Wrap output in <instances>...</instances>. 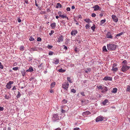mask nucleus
I'll return each mask as SVG.
<instances>
[{"label":"nucleus","mask_w":130,"mask_h":130,"mask_svg":"<svg viewBox=\"0 0 130 130\" xmlns=\"http://www.w3.org/2000/svg\"><path fill=\"white\" fill-rule=\"evenodd\" d=\"M127 61L124 60L122 63V67L121 68V71L124 72H125L130 68V67L127 66Z\"/></svg>","instance_id":"1"},{"label":"nucleus","mask_w":130,"mask_h":130,"mask_svg":"<svg viewBox=\"0 0 130 130\" xmlns=\"http://www.w3.org/2000/svg\"><path fill=\"white\" fill-rule=\"evenodd\" d=\"M107 46L108 50L114 51L117 48L118 46L116 45L110 43L109 44H107Z\"/></svg>","instance_id":"2"},{"label":"nucleus","mask_w":130,"mask_h":130,"mask_svg":"<svg viewBox=\"0 0 130 130\" xmlns=\"http://www.w3.org/2000/svg\"><path fill=\"white\" fill-rule=\"evenodd\" d=\"M60 115L57 114H54L52 117V120L53 121H56L60 120L61 118Z\"/></svg>","instance_id":"3"},{"label":"nucleus","mask_w":130,"mask_h":130,"mask_svg":"<svg viewBox=\"0 0 130 130\" xmlns=\"http://www.w3.org/2000/svg\"><path fill=\"white\" fill-rule=\"evenodd\" d=\"M113 34L111 32H108L106 34V38L108 39H112L113 38Z\"/></svg>","instance_id":"4"},{"label":"nucleus","mask_w":130,"mask_h":130,"mask_svg":"<svg viewBox=\"0 0 130 130\" xmlns=\"http://www.w3.org/2000/svg\"><path fill=\"white\" fill-rule=\"evenodd\" d=\"M13 81H9L7 83L6 87L8 89H10L11 87V85L13 83Z\"/></svg>","instance_id":"5"},{"label":"nucleus","mask_w":130,"mask_h":130,"mask_svg":"<svg viewBox=\"0 0 130 130\" xmlns=\"http://www.w3.org/2000/svg\"><path fill=\"white\" fill-rule=\"evenodd\" d=\"M69 86V83L67 82L63 83L62 85V86L63 88L66 90H67Z\"/></svg>","instance_id":"6"},{"label":"nucleus","mask_w":130,"mask_h":130,"mask_svg":"<svg viewBox=\"0 0 130 130\" xmlns=\"http://www.w3.org/2000/svg\"><path fill=\"white\" fill-rule=\"evenodd\" d=\"M112 19L113 21L116 23L118 21V18L115 15H113L111 16Z\"/></svg>","instance_id":"7"},{"label":"nucleus","mask_w":130,"mask_h":130,"mask_svg":"<svg viewBox=\"0 0 130 130\" xmlns=\"http://www.w3.org/2000/svg\"><path fill=\"white\" fill-rule=\"evenodd\" d=\"M58 40L57 41L59 43L61 42L63 40V36L61 35L57 37Z\"/></svg>","instance_id":"8"},{"label":"nucleus","mask_w":130,"mask_h":130,"mask_svg":"<svg viewBox=\"0 0 130 130\" xmlns=\"http://www.w3.org/2000/svg\"><path fill=\"white\" fill-rule=\"evenodd\" d=\"M93 8L94 9V11L101 10V8L98 5H94L93 6Z\"/></svg>","instance_id":"9"},{"label":"nucleus","mask_w":130,"mask_h":130,"mask_svg":"<svg viewBox=\"0 0 130 130\" xmlns=\"http://www.w3.org/2000/svg\"><path fill=\"white\" fill-rule=\"evenodd\" d=\"M112 78L110 77L109 76H106L105 77L103 78V80H105L106 81L107 80H112Z\"/></svg>","instance_id":"10"},{"label":"nucleus","mask_w":130,"mask_h":130,"mask_svg":"<svg viewBox=\"0 0 130 130\" xmlns=\"http://www.w3.org/2000/svg\"><path fill=\"white\" fill-rule=\"evenodd\" d=\"M103 117L99 116L97 117L96 119V121L98 122L99 121H101L103 120Z\"/></svg>","instance_id":"11"},{"label":"nucleus","mask_w":130,"mask_h":130,"mask_svg":"<svg viewBox=\"0 0 130 130\" xmlns=\"http://www.w3.org/2000/svg\"><path fill=\"white\" fill-rule=\"evenodd\" d=\"M34 71L33 68L31 67H30L29 69L27 70L26 71V72H32Z\"/></svg>","instance_id":"12"},{"label":"nucleus","mask_w":130,"mask_h":130,"mask_svg":"<svg viewBox=\"0 0 130 130\" xmlns=\"http://www.w3.org/2000/svg\"><path fill=\"white\" fill-rule=\"evenodd\" d=\"M90 112L89 111H87L86 112H84L82 113V115L83 116H86L87 115L89 114Z\"/></svg>","instance_id":"13"},{"label":"nucleus","mask_w":130,"mask_h":130,"mask_svg":"<svg viewBox=\"0 0 130 130\" xmlns=\"http://www.w3.org/2000/svg\"><path fill=\"white\" fill-rule=\"evenodd\" d=\"M103 90L102 91V92L104 93L107 91L108 89L106 87L103 86Z\"/></svg>","instance_id":"14"},{"label":"nucleus","mask_w":130,"mask_h":130,"mask_svg":"<svg viewBox=\"0 0 130 130\" xmlns=\"http://www.w3.org/2000/svg\"><path fill=\"white\" fill-rule=\"evenodd\" d=\"M56 26V23H52L51 25V26L53 29H54L55 28Z\"/></svg>","instance_id":"15"},{"label":"nucleus","mask_w":130,"mask_h":130,"mask_svg":"<svg viewBox=\"0 0 130 130\" xmlns=\"http://www.w3.org/2000/svg\"><path fill=\"white\" fill-rule=\"evenodd\" d=\"M108 102V101L107 99H105L104 101L102 102L103 105H105Z\"/></svg>","instance_id":"16"},{"label":"nucleus","mask_w":130,"mask_h":130,"mask_svg":"<svg viewBox=\"0 0 130 130\" xmlns=\"http://www.w3.org/2000/svg\"><path fill=\"white\" fill-rule=\"evenodd\" d=\"M29 50L30 51H36L37 50L36 47H31L29 49Z\"/></svg>","instance_id":"17"},{"label":"nucleus","mask_w":130,"mask_h":130,"mask_svg":"<svg viewBox=\"0 0 130 130\" xmlns=\"http://www.w3.org/2000/svg\"><path fill=\"white\" fill-rule=\"evenodd\" d=\"M84 20L85 21L88 23H90L91 22V21L88 18L85 19H84Z\"/></svg>","instance_id":"18"},{"label":"nucleus","mask_w":130,"mask_h":130,"mask_svg":"<svg viewBox=\"0 0 130 130\" xmlns=\"http://www.w3.org/2000/svg\"><path fill=\"white\" fill-rule=\"evenodd\" d=\"M106 21V20L105 19L104 20H102L100 22V25H102Z\"/></svg>","instance_id":"19"},{"label":"nucleus","mask_w":130,"mask_h":130,"mask_svg":"<svg viewBox=\"0 0 130 130\" xmlns=\"http://www.w3.org/2000/svg\"><path fill=\"white\" fill-rule=\"evenodd\" d=\"M58 71L59 72L63 73L65 72L66 71V70H63L62 69V68H61L60 69L58 70Z\"/></svg>","instance_id":"20"},{"label":"nucleus","mask_w":130,"mask_h":130,"mask_svg":"<svg viewBox=\"0 0 130 130\" xmlns=\"http://www.w3.org/2000/svg\"><path fill=\"white\" fill-rule=\"evenodd\" d=\"M61 8L62 7L61 5L59 3H57L56 5V7L57 8H58L59 7Z\"/></svg>","instance_id":"21"},{"label":"nucleus","mask_w":130,"mask_h":130,"mask_svg":"<svg viewBox=\"0 0 130 130\" xmlns=\"http://www.w3.org/2000/svg\"><path fill=\"white\" fill-rule=\"evenodd\" d=\"M91 71V69L89 68H88L85 70V72L87 73H89Z\"/></svg>","instance_id":"22"},{"label":"nucleus","mask_w":130,"mask_h":130,"mask_svg":"<svg viewBox=\"0 0 130 130\" xmlns=\"http://www.w3.org/2000/svg\"><path fill=\"white\" fill-rule=\"evenodd\" d=\"M67 110L63 109V108L61 109V112L62 114H64L67 111Z\"/></svg>","instance_id":"23"},{"label":"nucleus","mask_w":130,"mask_h":130,"mask_svg":"<svg viewBox=\"0 0 130 130\" xmlns=\"http://www.w3.org/2000/svg\"><path fill=\"white\" fill-rule=\"evenodd\" d=\"M117 89L116 88H114L113 89L111 92L112 93H115L117 92Z\"/></svg>","instance_id":"24"},{"label":"nucleus","mask_w":130,"mask_h":130,"mask_svg":"<svg viewBox=\"0 0 130 130\" xmlns=\"http://www.w3.org/2000/svg\"><path fill=\"white\" fill-rule=\"evenodd\" d=\"M103 52H106L107 51L106 46H104L103 47Z\"/></svg>","instance_id":"25"},{"label":"nucleus","mask_w":130,"mask_h":130,"mask_svg":"<svg viewBox=\"0 0 130 130\" xmlns=\"http://www.w3.org/2000/svg\"><path fill=\"white\" fill-rule=\"evenodd\" d=\"M118 70V69L117 67L112 68V69L111 70L115 72H116Z\"/></svg>","instance_id":"26"},{"label":"nucleus","mask_w":130,"mask_h":130,"mask_svg":"<svg viewBox=\"0 0 130 130\" xmlns=\"http://www.w3.org/2000/svg\"><path fill=\"white\" fill-rule=\"evenodd\" d=\"M62 108H63V109H64L66 110H66H67L68 108V107L66 106H61V109Z\"/></svg>","instance_id":"27"},{"label":"nucleus","mask_w":130,"mask_h":130,"mask_svg":"<svg viewBox=\"0 0 130 130\" xmlns=\"http://www.w3.org/2000/svg\"><path fill=\"white\" fill-rule=\"evenodd\" d=\"M59 60L58 59H56L55 60H54V62H53V63L55 64H57L58 63H59Z\"/></svg>","instance_id":"28"},{"label":"nucleus","mask_w":130,"mask_h":130,"mask_svg":"<svg viewBox=\"0 0 130 130\" xmlns=\"http://www.w3.org/2000/svg\"><path fill=\"white\" fill-rule=\"evenodd\" d=\"M43 63H41L40 65L38 66V67L39 69H41L43 68Z\"/></svg>","instance_id":"29"},{"label":"nucleus","mask_w":130,"mask_h":130,"mask_svg":"<svg viewBox=\"0 0 130 130\" xmlns=\"http://www.w3.org/2000/svg\"><path fill=\"white\" fill-rule=\"evenodd\" d=\"M18 93L17 96V98H18L21 96V94L19 91H18Z\"/></svg>","instance_id":"30"},{"label":"nucleus","mask_w":130,"mask_h":130,"mask_svg":"<svg viewBox=\"0 0 130 130\" xmlns=\"http://www.w3.org/2000/svg\"><path fill=\"white\" fill-rule=\"evenodd\" d=\"M59 17L60 18H66V17H67L66 15H63V14L60 15H59Z\"/></svg>","instance_id":"31"},{"label":"nucleus","mask_w":130,"mask_h":130,"mask_svg":"<svg viewBox=\"0 0 130 130\" xmlns=\"http://www.w3.org/2000/svg\"><path fill=\"white\" fill-rule=\"evenodd\" d=\"M67 79L68 81L70 83H72V79H71L70 77H68L67 78Z\"/></svg>","instance_id":"32"},{"label":"nucleus","mask_w":130,"mask_h":130,"mask_svg":"<svg viewBox=\"0 0 130 130\" xmlns=\"http://www.w3.org/2000/svg\"><path fill=\"white\" fill-rule=\"evenodd\" d=\"M123 32H122L119 34H117L116 35V37H119V36H120L122 35H123Z\"/></svg>","instance_id":"33"},{"label":"nucleus","mask_w":130,"mask_h":130,"mask_svg":"<svg viewBox=\"0 0 130 130\" xmlns=\"http://www.w3.org/2000/svg\"><path fill=\"white\" fill-rule=\"evenodd\" d=\"M95 28V24H93V26L91 27V29L94 31Z\"/></svg>","instance_id":"34"},{"label":"nucleus","mask_w":130,"mask_h":130,"mask_svg":"<svg viewBox=\"0 0 130 130\" xmlns=\"http://www.w3.org/2000/svg\"><path fill=\"white\" fill-rule=\"evenodd\" d=\"M127 91H130V86H127V88L126 89Z\"/></svg>","instance_id":"35"},{"label":"nucleus","mask_w":130,"mask_h":130,"mask_svg":"<svg viewBox=\"0 0 130 130\" xmlns=\"http://www.w3.org/2000/svg\"><path fill=\"white\" fill-rule=\"evenodd\" d=\"M29 40L30 41H34L35 40L34 39L32 36L30 37Z\"/></svg>","instance_id":"36"},{"label":"nucleus","mask_w":130,"mask_h":130,"mask_svg":"<svg viewBox=\"0 0 130 130\" xmlns=\"http://www.w3.org/2000/svg\"><path fill=\"white\" fill-rule=\"evenodd\" d=\"M20 50L21 51H23L24 49V47L23 46H21L20 47Z\"/></svg>","instance_id":"37"},{"label":"nucleus","mask_w":130,"mask_h":130,"mask_svg":"<svg viewBox=\"0 0 130 130\" xmlns=\"http://www.w3.org/2000/svg\"><path fill=\"white\" fill-rule=\"evenodd\" d=\"M97 88H98L99 89H103V87H102L101 86H97Z\"/></svg>","instance_id":"38"},{"label":"nucleus","mask_w":130,"mask_h":130,"mask_svg":"<svg viewBox=\"0 0 130 130\" xmlns=\"http://www.w3.org/2000/svg\"><path fill=\"white\" fill-rule=\"evenodd\" d=\"M12 69L14 71H17L18 69V67H15L13 68Z\"/></svg>","instance_id":"39"},{"label":"nucleus","mask_w":130,"mask_h":130,"mask_svg":"<svg viewBox=\"0 0 130 130\" xmlns=\"http://www.w3.org/2000/svg\"><path fill=\"white\" fill-rule=\"evenodd\" d=\"M62 47L63 49L65 50H67L68 48L67 46H65V45H63L62 46Z\"/></svg>","instance_id":"40"},{"label":"nucleus","mask_w":130,"mask_h":130,"mask_svg":"<svg viewBox=\"0 0 130 130\" xmlns=\"http://www.w3.org/2000/svg\"><path fill=\"white\" fill-rule=\"evenodd\" d=\"M67 101L66 100L64 99L62 101V103L64 104H65L67 102Z\"/></svg>","instance_id":"41"},{"label":"nucleus","mask_w":130,"mask_h":130,"mask_svg":"<svg viewBox=\"0 0 130 130\" xmlns=\"http://www.w3.org/2000/svg\"><path fill=\"white\" fill-rule=\"evenodd\" d=\"M85 27L87 29H88L89 27H90V26L89 24H86V25Z\"/></svg>","instance_id":"42"},{"label":"nucleus","mask_w":130,"mask_h":130,"mask_svg":"<svg viewBox=\"0 0 130 130\" xmlns=\"http://www.w3.org/2000/svg\"><path fill=\"white\" fill-rule=\"evenodd\" d=\"M117 66V64L116 63H114L113 65L112 68H115Z\"/></svg>","instance_id":"43"},{"label":"nucleus","mask_w":130,"mask_h":130,"mask_svg":"<svg viewBox=\"0 0 130 130\" xmlns=\"http://www.w3.org/2000/svg\"><path fill=\"white\" fill-rule=\"evenodd\" d=\"M96 16V15L94 13H93L91 15V16L92 17H95Z\"/></svg>","instance_id":"44"},{"label":"nucleus","mask_w":130,"mask_h":130,"mask_svg":"<svg viewBox=\"0 0 130 130\" xmlns=\"http://www.w3.org/2000/svg\"><path fill=\"white\" fill-rule=\"evenodd\" d=\"M5 98L6 99H8L9 97V96H8L7 95H5Z\"/></svg>","instance_id":"45"},{"label":"nucleus","mask_w":130,"mask_h":130,"mask_svg":"<svg viewBox=\"0 0 130 130\" xmlns=\"http://www.w3.org/2000/svg\"><path fill=\"white\" fill-rule=\"evenodd\" d=\"M47 47L48 49H51L52 47H53L52 46H51L49 45H48L47 46Z\"/></svg>","instance_id":"46"},{"label":"nucleus","mask_w":130,"mask_h":130,"mask_svg":"<svg viewBox=\"0 0 130 130\" xmlns=\"http://www.w3.org/2000/svg\"><path fill=\"white\" fill-rule=\"evenodd\" d=\"M4 108L0 106V111H3L4 110Z\"/></svg>","instance_id":"47"},{"label":"nucleus","mask_w":130,"mask_h":130,"mask_svg":"<svg viewBox=\"0 0 130 130\" xmlns=\"http://www.w3.org/2000/svg\"><path fill=\"white\" fill-rule=\"evenodd\" d=\"M74 50H75V51L76 52H77V53L79 51V50H78V49L77 48H75Z\"/></svg>","instance_id":"48"},{"label":"nucleus","mask_w":130,"mask_h":130,"mask_svg":"<svg viewBox=\"0 0 130 130\" xmlns=\"http://www.w3.org/2000/svg\"><path fill=\"white\" fill-rule=\"evenodd\" d=\"M55 83H52L51 84V87H53L55 85Z\"/></svg>","instance_id":"49"},{"label":"nucleus","mask_w":130,"mask_h":130,"mask_svg":"<svg viewBox=\"0 0 130 130\" xmlns=\"http://www.w3.org/2000/svg\"><path fill=\"white\" fill-rule=\"evenodd\" d=\"M41 39L40 37H38L37 39L38 41H41Z\"/></svg>","instance_id":"50"},{"label":"nucleus","mask_w":130,"mask_h":130,"mask_svg":"<svg viewBox=\"0 0 130 130\" xmlns=\"http://www.w3.org/2000/svg\"><path fill=\"white\" fill-rule=\"evenodd\" d=\"M16 87L15 86H14L13 88H12V90H16Z\"/></svg>","instance_id":"51"},{"label":"nucleus","mask_w":130,"mask_h":130,"mask_svg":"<svg viewBox=\"0 0 130 130\" xmlns=\"http://www.w3.org/2000/svg\"><path fill=\"white\" fill-rule=\"evenodd\" d=\"M53 52H49V55H52L53 54Z\"/></svg>","instance_id":"52"},{"label":"nucleus","mask_w":130,"mask_h":130,"mask_svg":"<svg viewBox=\"0 0 130 130\" xmlns=\"http://www.w3.org/2000/svg\"><path fill=\"white\" fill-rule=\"evenodd\" d=\"M54 32L53 30H51V33H49V35H52V34Z\"/></svg>","instance_id":"53"},{"label":"nucleus","mask_w":130,"mask_h":130,"mask_svg":"<svg viewBox=\"0 0 130 130\" xmlns=\"http://www.w3.org/2000/svg\"><path fill=\"white\" fill-rule=\"evenodd\" d=\"M74 130H80V129L78 127H76L74 129Z\"/></svg>","instance_id":"54"},{"label":"nucleus","mask_w":130,"mask_h":130,"mask_svg":"<svg viewBox=\"0 0 130 130\" xmlns=\"http://www.w3.org/2000/svg\"><path fill=\"white\" fill-rule=\"evenodd\" d=\"M77 32L76 30H74V34L75 35L76 34H77Z\"/></svg>","instance_id":"55"},{"label":"nucleus","mask_w":130,"mask_h":130,"mask_svg":"<svg viewBox=\"0 0 130 130\" xmlns=\"http://www.w3.org/2000/svg\"><path fill=\"white\" fill-rule=\"evenodd\" d=\"M35 79L34 77H31L30 79H29V80L30 81H31L32 80L34 79Z\"/></svg>","instance_id":"56"},{"label":"nucleus","mask_w":130,"mask_h":130,"mask_svg":"<svg viewBox=\"0 0 130 130\" xmlns=\"http://www.w3.org/2000/svg\"><path fill=\"white\" fill-rule=\"evenodd\" d=\"M22 75L23 76H24L25 75V72L24 71L22 73Z\"/></svg>","instance_id":"57"},{"label":"nucleus","mask_w":130,"mask_h":130,"mask_svg":"<svg viewBox=\"0 0 130 130\" xmlns=\"http://www.w3.org/2000/svg\"><path fill=\"white\" fill-rule=\"evenodd\" d=\"M80 94L83 96H85V95L83 92H82L80 93Z\"/></svg>","instance_id":"58"},{"label":"nucleus","mask_w":130,"mask_h":130,"mask_svg":"<svg viewBox=\"0 0 130 130\" xmlns=\"http://www.w3.org/2000/svg\"><path fill=\"white\" fill-rule=\"evenodd\" d=\"M3 66L2 64L0 65V68L3 69Z\"/></svg>","instance_id":"59"},{"label":"nucleus","mask_w":130,"mask_h":130,"mask_svg":"<svg viewBox=\"0 0 130 130\" xmlns=\"http://www.w3.org/2000/svg\"><path fill=\"white\" fill-rule=\"evenodd\" d=\"M67 10L68 11H69L70 10V8L69 7H68L67 8Z\"/></svg>","instance_id":"60"},{"label":"nucleus","mask_w":130,"mask_h":130,"mask_svg":"<svg viewBox=\"0 0 130 130\" xmlns=\"http://www.w3.org/2000/svg\"><path fill=\"white\" fill-rule=\"evenodd\" d=\"M35 1V4L36 6L37 7L38 6V5L37 3V1Z\"/></svg>","instance_id":"61"},{"label":"nucleus","mask_w":130,"mask_h":130,"mask_svg":"<svg viewBox=\"0 0 130 130\" xmlns=\"http://www.w3.org/2000/svg\"><path fill=\"white\" fill-rule=\"evenodd\" d=\"M18 22H19V23H20L21 22V19H18Z\"/></svg>","instance_id":"62"},{"label":"nucleus","mask_w":130,"mask_h":130,"mask_svg":"<svg viewBox=\"0 0 130 130\" xmlns=\"http://www.w3.org/2000/svg\"><path fill=\"white\" fill-rule=\"evenodd\" d=\"M119 74L120 75H122L123 74L122 73H121V72H119Z\"/></svg>","instance_id":"63"},{"label":"nucleus","mask_w":130,"mask_h":130,"mask_svg":"<svg viewBox=\"0 0 130 130\" xmlns=\"http://www.w3.org/2000/svg\"><path fill=\"white\" fill-rule=\"evenodd\" d=\"M25 2L26 4H27L28 3V1L27 0H25Z\"/></svg>","instance_id":"64"}]
</instances>
